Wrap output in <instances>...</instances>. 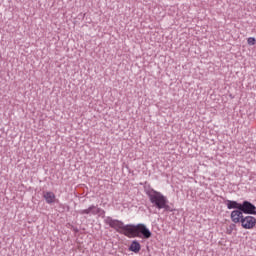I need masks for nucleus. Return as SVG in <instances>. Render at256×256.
<instances>
[{"instance_id": "obj_5", "label": "nucleus", "mask_w": 256, "mask_h": 256, "mask_svg": "<svg viewBox=\"0 0 256 256\" xmlns=\"http://www.w3.org/2000/svg\"><path fill=\"white\" fill-rule=\"evenodd\" d=\"M256 225V218L253 216L243 217L241 220V226L243 229H253Z\"/></svg>"}, {"instance_id": "obj_7", "label": "nucleus", "mask_w": 256, "mask_h": 256, "mask_svg": "<svg viewBox=\"0 0 256 256\" xmlns=\"http://www.w3.org/2000/svg\"><path fill=\"white\" fill-rule=\"evenodd\" d=\"M129 251H132L133 253H139V251H141V244L139 243V241H132L129 247Z\"/></svg>"}, {"instance_id": "obj_6", "label": "nucleus", "mask_w": 256, "mask_h": 256, "mask_svg": "<svg viewBox=\"0 0 256 256\" xmlns=\"http://www.w3.org/2000/svg\"><path fill=\"white\" fill-rule=\"evenodd\" d=\"M230 217L233 223H241L243 221V212L241 210H233Z\"/></svg>"}, {"instance_id": "obj_8", "label": "nucleus", "mask_w": 256, "mask_h": 256, "mask_svg": "<svg viewBox=\"0 0 256 256\" xmlns=\"http://www.w3.org/2000/svg\"><path fill=\"white\" fill-rule=\"evenodd\" d=\"M43 197L49 205L55 201V193L53 192H44Z\"/></svg>"}, {"instance_id": "obj_12", "label": "nucleus", "mask_w": 256, "mask_h": 256, "mask_svg": "<svg viewBox=\"0 0 256 256\" xmlns=\"http://www.w3.org/2000/svg\"><path fill=\"white\" fill-rule=\"evenodd\" d=\"M247 43H248V45L253 46V45H255L256 40H255L254 37H249V38L247 39Z\"/></svg>"}, {"instance_id": "obj_10", "label": "nucleus", "mask_w": 256, "mask_h": 256, "mask_svg": "<svg viewBox=\"0 0 256 256\" xmlns=\"http://www.w3.org/2000/svg\"><path fill=\"white\" fill-rule=\"evenodd\" d=\"M99 213H101V208L90 206V215H99Z\"/></svg>"}, {"instance_id": "obj_9", "label": "nucleus", "mask_w": 256, "mask_h": 256, "mask_svg": "<svg viewBox=\"0 0 256 256\" xmlns=\"http://www.w3.org/2000/svg\"><path fill=\"white\" fill-rule=\"evenodd\" d=\"M227 208H228V209H238V210L240 211V209H241V203H238L237 201L228 200V202H227Z\"/></svg>"}, {"instance_id": "obj_4", "label": "nucleus", "mask_w": 256, "mask_h": 256, "mask_svg": "<svg viewBox=\"0 0 256 256\" xmlns=\"http://www.w3.org/2000/svg\"><path fill=\"white\" fill-rule=\"evenodd\" d=\"M256 207L249 201H244L240 204V211L246 215H256Z\"/></svg>"}, {"instance_id": "obj_11", "label": "nucleus", "mask_w": 256, "mask_h": 256, "mask_svg": "<svg viewBox=\"0 0 256 256\" xmlns=\"http://www.w3.org/2000/svg\"><path fill=\"white\" fill-rule=\"evenodd\" d=\"M80 215H91V209L90 207L88 209L80 210Z\"/></svg>"}, {"instance_id": "obj_1", "label": "nucleus", "mask_w": 256, "mask_h": 256, "mask_svg": "<svg viewBox=\"0 0 256 256\" xmlns=\"http://www.w3.org/2000/svg\"><path fill=\"white\" fill-rule=\"evenodd\" d=\"M146 195L150 203H152L153 207H156V209H165L166 211L169 209V200L163 193L150 189L146 192Z\"/></svg>"}, {"instance_id": "obj_3", "label": "nucleus", "mask_w": 256, "mask_h": 256, "mask_svg": "<svg viewBox=\"0 0 256 256\" xmlns=\"http://www.w3.org/2000/svg\"><path fill=\"white\" fill-rule=\"evenodd\" d=\"M107 225H109V227H111L112 229H115L117 233H120L121 235H125V237H128L131 224L125 225L122 221L108 218Z\"/></svg>"}, {"instance_id": "obj_2", "label": "nucleus", "mask_w": 256, "mask_h": 256, "mask_svg": "<svg viewBox=\"0 0 256 256\" xmlns=\"http://www.w3.org/2000/svg\"><path fill=\"white\" fill-rule=\"evenodd\" d=\"M151 231L145 224H130V228L128 230V238L133 239L135 237H142L143 239H151Z\"/></svg>"}]
</instances>
